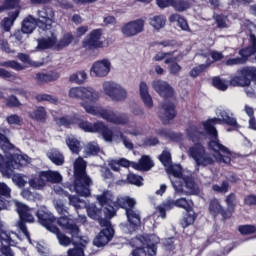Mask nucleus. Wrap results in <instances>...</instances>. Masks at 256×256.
<instances>
[{"mask_svg": "<svg viewBox=\"0 0 256 256\" xmlns=\"http://www.w3.org/2000/svg\"><path fill=\"white\" fill-rule=\"evenodd\" d=\"M19 7V0H5L2 7H0V13L5 9H17Z\"/></svg>", "mask_w": 256, "mask_h": 256, "instance_id": "60", "label": "nucleus"}, {"mask_svg": "<svg viewBox=\"0 0 256 256\" xmlns=\"http://www.w3.org/2000/svg\"><path fill=\"white\" fill-rule=\"evenodd\" d=\"M209 67H211V62H207L205 64H200L199 66L194 67L190 71V76L191 77H199V75H201V73H203V71H205L206 69H209Z\"/></svg>", "mask_w": 256, "mask_h": 256, "instance_id": "53", "label": "nucleus"}, {"mask_svg": "<svg viewBox=\"0 0 256 256\" xmlns=\"http://www.w3.org/2000/svg\"><path fill=\"white\" fill-rule=\"evenodd\" d=\"M103 31L101 29L92 30L89 35L83 40L82 47L86 49H103L104 45L101 41Z\"/></svg>", "mask_w": 256, "mask_h": 256, "instance_id": "14", "label": "nucleus"}, {"mask_svg": "<svg viewBox=\"0 0 256 256\" xmlns=\"http://www.w3.org/2000/svg\"><path fill=\"white\" fill-rule=\"evenodd\" d=\"M176 207L184 209V211H191L193 209V200L187 198H179L174 200Z\"/></svg>", "mask_w": 256, "mask_h": 256, "instance_id": "45", "label": "nucleus"}, {"mask_svg": "<svg viewBox=\"0 0 256 256\" xmlns=\"http://www.w3.org/2000/svg\"><path fill=\"white\" fill-rule=\"evenodd\" d=\"M4 227L5 225L3 224V221L0 218V241L2 247H9V245H15V240H13L11 234L5 231Z\"/></svg>", "mask_w": 256, "mask_h": 256, "instance_id": "31", "label": "nucleus"}, {"mask_svg": "<svg viewBox=\"0 0 256 256\" xmlns=\"http://www.w3.org/2000/svg\"><path fill=\"white\" fill-rule=\"evenodd\" d=\"M78 126L86 133H101L103 139H105L108 143L113 141V130H111L110 127L107 126V124H105L103 121H97L96 123L80 121Z\"/></svg>", "mask_w": 256, "mask_h": 256, "instance_id": "11", "label": "nucleus"}, {"mask_svg": "<svg viewBox=\"0 0 256 256\" xmlns=\"http://www.w3.org/2000/svg\"><path fill=\"white\" fill-rule=\"evenodd\" d=\"M42 177H44L45 183H61V174L55 171H43Z\"/></svg>", "mask_w": 256, "mask_h": 256, "instance_id": "38", "label": "nucleus"}, {"mask_svg": "<svg viewBox=\"0 0 256 256\" xmlns=\"http://www.w3.org/2000/svg\"><path fill=\"white\" fill-rule=\"evenodd\" d=\"M87 213L91 219H94L95 221H99V225H101V221H108L107 219L101 218V214L103 213V211H101V209L97 208V206H95L94 204H91L87 208Z\"/></svg>", "mask_w": 256, "mask_h": 256, "instance_id": "37", "label": "nucleus"}, {"mask_svg": "<svg viewBox=\"0 0 256 256\" xmlns=\"http://www.w3.org/2000/svg\"><path fill=\"white\" fill-rule=\"evenodd\" d=\"M71 43H73V35L65 34L57 44V49H63L64 47H69Z\"/></svg>", "mask_w": 256, "mask_h": 256, "instance_id": "57", "label": "nucleus"}, {"mask_svg": "<svg viewBox=\"0 0 256 256\" xmlns=\"http://www.w3.org/2000/svg\"><path fill=\"white\" fill-rule=\"evenodd\" d=\"M0 49L4 51V53H15V51L11 50V47H9V42L5 40L3 34H0Z\"/></svg>", "mask_w": 256, "mask_h": 256, "instance_id": "62", "label": "nucleus"}, {"mask_svg": "<svg viewBox=\"0 0 256 256\" xmlns=\"http://www.w3.org/2000/svg\"><path fill=\"white\" fill-rule=\"evenodd\" d=\"M27 159V156L12 154L9 152L7 160L5 161L3 156L0 154V173H2L3 177H11L14 169H21V167H25V165L29 163Z\"/></svg>", "mask_w": 256, "mask_h": 256, "instance_id": "7", "label": "nucleus"}, {"mask_svg": "<svg viewBox=\"0 0 256 256\" xmlns=\"http://www.w3.org/2000/svg\"><path fill=\"white\" fill-rule=\"evenodd\" d=\"M57 225L72 236V239H79V227L71 221L67 216L58 218Z\"/></svg>", "mask_w": 256, "mask_h": 256, "instance_id": "21", "label": "nucleus"}, {"mask_svg": "<svg viewBox=\"0 0 256 256\" xmlns=\"http://www.w3.org/2000/svg\"><path fill=\"white\" fill-rule=\"evenodd\" d=\"M19 17V12H12L10 17H6L2 20L1 25L5 31H10L11 27H13V23H15V19Z\"/></svg>", "mask_w": 256, "mask_h": 256, "instance_id": "42", "label": "nucleus"}, {"mask_svg": "<svg viewBox=\"0 0 256 256\" xmlns=\"http://www.w3.org/2000/svg\"><path fill=\"white\" fill-rule=\"evenodd\" d=\"M159 119H161L162 123L167 125L170 121H173L174 117H177V110H175V104L170 101L163 102L158 111Z\"/></svg>", "mask_w": 256, "mask_h": 256, "instance_id": "16", "label": "nucleus"}, {"mask_svg": "<svg viewBox=\"0 0 256 256\" xmlns=\"http://www.w3.org/2000/svg\"><path fill=\"white\" fill-rule=\"evenodd\" d=\"M10 203L15 205L16 211L20 217V220L17 222L16 227L20 229V231L25 235L28 241H31V235L27 230V226L25 225V222L33 223L35 221V217L33 216V209H30L29 207H27V205L17 200H11Z\"/></svg>", "mask_w": 256, "mask_h": 256, "instance_id": "9", "label": "nucleus"}, {"mask_svg": "<svg viewBox=\"0 0 256 256\" xmlns=\"http://www.w3.org/2000/svg\"><path fill=\"white\" fill-rule=\"evenodd\" d=\"M0 67H7L9 69H14L15 71H23V69H25V66L15 60L0 62Z\"/></svg>", "mask_w": 256, "mask_h": 256, "instance_id": "49", "label": "nucleus"}, {"mask_svg": "<svg viewBox=\"0 0 256 256\" xmlns=\"http://www.w3.org/2000/svg\"><path fill=\"white\" fill-rule=\"evenodd\" d=\"M173 207H176L175 200L168 199L156 207L154 215H157V217L165 219V217H167V211H171Z\"/></svg>", "mask_w": 256, "mask_h": 256, "instance_id": "25", "label": "nucleus"}, {"mask_svg": "<svg viewBox=\"0 0 256 256\" xmlns=\"http://www.w3.org/2000/svg\"><path fill=\"white\" fill-rule=\"evenodd\" d=\"M35 99L38 103H43V101H46L47 103H51L52 105H57V103H59V98L53 96V95H49V94H37L35 96Z\"/></svg>", "mask_w": 256, "mask_h": 256, "instance_id": "44", "label": "nucleus"}, {"mask_svg": "<svg viewBox=\"0 0 256 256\" xmlns=\"http://www.w3.org/2000/svg\"><path fill=\"white\" fill-rule=\"evenodd\" d=\"M50 229V233H54V235H56L58 242L60 245H62V247H69V245L73 243V238H69V236L62 233L57 227H52Z\"/></svg>", "mask_w": 256, "mask_h": 256, "instance_id": "32", "label": "nucleus"}, {"mask_svg": "<svg viewBox=\"0 0 256 256\" xmlns=\"http://www.w3.org/2000/svg\"><path fill=\"white\" fill-rule=\"evenodd\" d=\"M169 21L170 23H175V21H177L178 27H180L182 31H187L188 33L191 32L187 20H185L183 17H180L179 14H172L169 18Z\"/></svg>", "mask_w": 256, "mask_h": 256, "instance_id": "39", "label": "nucleus"}, {"mask_svg": "<svg viewBox=\"0 0 256 256\" xmlns=\"http://www.w3.org/2000/svg\"><path fill=\"white\" fill-rule=\"evenodd\" d=\"M29 117L34 121L45 123L47 121V110L43 106H38L32 112H29Z\"/></svg>", "mask_w": 256, "mask_h": 256, "instance_id": "29", "label": "nucleus"}, {"mask_svg": "<svg viewBox=\"0 0 256 256\" xmlns=\"http://www.w3.org/2000/svg\"><path fill=\"white\" fill-rule=\"evenodd\" d=\"M161 163L166 167V172L168 175H172L173 177H181V165L172 164L171 162V152L169 150H164L159 157Z\"/></svg>", "mask_w": 256, "mask_h": 256, "instance_id": "18", "label": "nucleus"}, {"mask_svg": "<svg viewBox=\"0 0 256 256\" xmlns=\"http://www.w3.org/2000/svg\"><path fill=\"white\" fill-rule=\"evenodd\" d=\"M6 123H8V125H16V126H21L23 125V118H21V116L17 115V114H10L8 116H6Z\"/></svg>", "mask_w": 256, "mask_h": 256, "instance_id": "54", "label": "nucleus"}, {"mask_svg": "<svg viewBox=\"0 0 256 256\" xmlns=\"http://www.w3.org/2000/svg\"><path fill=\"white\" fill-rule=\"evenodd\" d=\"M172 7L175 11L182 13L183 11H187V9L191 8V3L185 0H173Z\"/></svg>", "mask_w": 256, "mask_h": 256, "instance_id": "47", "label": "nucleus"}, {"mask_svg": "<svg viewBox=\"0 0 256 256\" xmlns=\"http://www.w3.org/2000/svg\"><path fill=\"white\" fill-rule=\"evenodd\" d=\"M68 96L71 99H83V87H73L69 90Z\"/></svg>", "mask_w": 256, "mask_h": 256, "instance_id": "59", "label": "nucleus"}, {"mask_svg": "<svg viewBox=\"0 0 256 256\" xmlns=\"http://www.w3.org/2000/svg\"><path fill=\"white\" fill-rule=\"evenodd\" d=\"M102 90L106 97H109L114 103H123L127 101L129 92L121 84L114 81H105L102 84Z\"/></svg>", "mask_w": 256, "mask_h": 256, "instance_id": "10", "label": "nucleus"}, {"mask_svg": "<svg viewBox=\"0 0 256 256\" xmlns=\"http://www.w3.org/2000/svg\"><path fill=\"white\" fill-rule=\"evenodd\" d=\"M71 83H76L77 85H83L85 81H87V72L85 71H78L72 74L69 78Z\"/></svg>", "mask_w": 256, "mask_h": 256, "instance_id": "46", "label": "nucleus"}, {"mask_svg": "<svg viewBox=\"0 0 256 256\" xmlns=\"http://www.w3.org/2000/svg\"><path fill=\"white\" fill-rule=\"evenodd\" d=\"M250 43L251 46L239 51V55H241L242 59H245V63L247 62V59L251 57V55H255L256 53V37L254 34H250Z\"/></svg>", "mask_w": 256, "mask_h": 256, "instance_id": "28", "label": "nucleus"}, {"mask_svg": "<svg viewBox=\"0 0 256 256\" xmlns=\"http://www.w3.org/2000/svg\"><path fill=\"white\" fill-rule=\"evenodd\" d=\"M186 134H187L188 139H190V141H197V139H199V137H201V131L195 125L189 126L186 129Z\"/></svg>", "mask_w": 256, "mask_h": 256, "instance_id": "48", "label": "nucleus"}, {"mask_svg": "<svg viewBox=\"0 0 256 256\" xmlns=\"http://www.w3.org/2000/svg\"><path fill=\"white\" fill-rule=\"evenodd\" d=\"M111 72V62L107 59H102L94 62L90 68L91 77H107Z\"/></svg>", "mask_w": 256, "mask_h": 256, "instance_id": "17", "label": "nucleus"}, {"mask_svg": "<svg viewBox=\"0 0 256 256\" xmlns=\"http://www.w3.org/2000/svg\"><path fill=\"white\" fill-rule=\"evenodd\" d=\"M145 30V21L143 19L134 20L124 24L121 33L124 37H135Z\"/></svg>", "mask_w": 256, "mask_h": 256, "instance_id": "15", "label": "nucleus"}, {"mask_svg": "<svg viewBox=\"0 0 256 256\" xmlns=\"http://www.w3.org/2000/svg\"><path fill=\"white\" fill-rule=\"evenodd\" d=\"M87 162L82 157L74 161L75 181L71 190L75 191L80 197H89L91 195V185L93 180L87 175Z\"/></svg>", "mask_w": 256, "mask_h": 256, "instance_id": "4", "label": "nucleus"}, {"mask_svg": "<svg viewBox=\"0 0 256 256\" xmlns=\"http://www.w3.org/2000/svg\"><path fill=\"white\" fill-rule=\"evenodd\" d=\"M127 179L128 182L131 183V185H137L138 187H141V185H143V178L141 176L129 174Z\"/></svg>", "mask_w": 256, "mask_h": 256, "instance_id": "64", "label": "nucleus"}, {"mask_svg": "<svg viewBox=\"0 0 256 256\" xmlns=\"http://www.w3.org/2000/svg\"><path fill=\"white\" fill-rule=\"evenodd\" d=\"M99 151H101V148H99V145L97 144V142H89L84 147L85 157H91V155H98Z\"/></svg>", "mask_w": 256, "mask_h": 256, "instance_id": "43", "label": "nucleus"}, {"mask_svg": "<svg viewBox=\"0 0 256 256\" xmlns=\"http://www.w3.org/2000/svg\"><path fill=\"white\" fill-rule=\"evenodd\" d=\"M218 118L208 119L206 122H203V127L206 133L211 137L212 141L209 142V148L212 151H222V153H229V149L225 147L223 144L219 143V139L217 138V129L215 125H229L230 127H235L239 129V124L237 123V119L233 117V113L227 110H218L217 111Z\"/></svg>", "mask_w": 256, "mask_h": 256, "instance_id": "2", "label": "nucleus"}, {"mask_svg": "<svg viewBox=\"0 0 256 256\" xmlns=\"http://www.w3.org/2000/svg\"><path fill=\"white\" fill-rule=\"evenodd\" d=\"M197 61H205V63H213L223 59V53L212 51L211 53H201L196 55Z\"/></svg>", "mask_w": 256, "mask_h": 256, "instance_id": "27", "label": "nucleus"}, {"mask_svg": "<svg viewBox=\"0 0 256 256\" xmlns=\"http://www.w3.org/2000/svg\"><path fill=\"white\" fill-rule=\"evenodd\" d=\"M166 23H167V19L163 15H156L150 18V25L156 31H161V29L165 27Z\"/></svg>", "mask_w": 256, "mask_h": 256, "instance_id": "36", "label": "nucleus"}, {"mask_svg": "<svg viewBox=\"0 0 256 256\" xmlns=\"http://www.w3.org/2000/svg\"><path fill=\"white\" fill-rule=\"evenodd\" d=\"M89 243V238L85 236H78L77 239H73V249L68 250V256H85V247Z\"/></svg>", "mask_w": 256, "mask_h": 256, "instance_id": "22", "label": "nucleus"}, {"mask_svg": "<svg viewBox=\"0 0 256 256\" xmlns=\"http://www.w3.org/2000/svg\"><path fill=\"white\" fill-rule=\"evenodd\" d=\"M97 201L100 205H108L104 208V215L106 219H111L115 216V207H121L126 211V217L130 223L131 232L137 231L141 227V214L135 210V199L129 196L118 197L113 202V194L111 192H104L97 196Z\"/></svg>", "mask_w": 256, "mask_h": 256, "instance_id": "1", "label": "nucleus"}, {"mask_svg": "<svg viewBox=\"0 0 256 256\" xmlns=\"http://www.w3.org/2000/svg\"><path fill=\"white\" fill-rule=\"evenodd\" d=\"M3 199H11V188L4 182H0V210L5 209Z\"/></svg>", "mask_w": 256, "mask_h": 256, "instance_id": "35", "label": "nucleus"}, {"mask_svg": "<svg viewBox=\"0 0 256 256\" xmlns=\"http://www.w3.org/2000/svg\"><path fill=\"white\" fill-rule=\"evenodd\" d=\"M152 89H154V91L164 99H170L175 95V90H173L171 84H168L165 80L156 79L152 81Z\"/></svg>", "mask_w": 256, "mask_h": 256, "instance_id": "19", "label": "nucleus"}, {"mask_svg": "<svg viewBox=\"0 0 256 256\" xmlns=\"http://www.w3.org/2000/svg\"><path fill=\"white\" fill-rule=\"evenodd\" d=\"M47 157L54 165H63V163H65V157L57 149L50 150L47 153Z\"/></svg>", "mask_w": 256, "mask_h": 256, "instance_id": "34", "label": "nucleus"}, {"mask_svg": "<svg viewBox=\"0 0 256 256\" xmlns=\"http://www.w3.org/2000/svg\"><path fill=\"white\" fill-rule=\"evenodd\" d=\"M222 211L223 207H221L219 200L213 199L210 201L209 212L211 215L215 217L216 215H219V213H222Z\"/></svg>", "mask_w": 256, "mask_h": 256, "instance_id": "51", "label": "nucleus"}, {"mask_svg": "<svg viewBox=\"0 0 256 256\" xmlns=\"http://www.w3.org/2000/svg\"><path fill=\"white\" fill-rule=\"evenodd\" d=\"M139 93L142 100V103H144V106L147 109H153L154 103H153V97L151 94H149V86H147V83L141 82L139 84Z\"/></svg>", "mask_w": 256, "mask_h": 256, "instance_id": "24", "label": "nucleus"}, {"mask_svg": "<svg viewBox=\"0 0 256 256\" xmlns=\"http://www.w3.org/2000/svg\"><path fill=\"white\" fill-rule=\"evenodd\" d=\"M172 187L175 189V195H198L199 187L193 181L191 173L185 175L182 170H180V176L170 178Z\"/></svg>", "mask_w": 256, "mask_h": 256, "instance_id": "6", "label": "nucleus"}, {"mask_svg": "<svg viewBox=\"0 0 256 256\" xmlns=\"http://www.w3.org/2000/svg\"><path fill=\"white\" fill-rule=\"evenodd\" d=\"M154 165L151 157L144 155L139 162L132 163V168L136 169V171H149Z\"/></svg>", "mask_w": 256, "mask_h": 256, "instance_id": "26", "label": "nucleus"}, {"mask_svg": "<svg viewBox=\"0 0 256 256\" xmlns=\"http://www.w3.org/2000/svg\"><path fill=\"white\" fill-rule=\"evenodd\" d=\"M217 155L211 154L207 151V148L201 143H196L188 149V157L193 159L196 167V171H199L200 167H209V165H215L217 161L219 163H231L230 152L214 151Z\"/></svg>", "mask_w": 256, "mask_h": 256, "instance_id": "3", "label": "nucleus"}, {"mask_svg": "<svg viewBox=\"0 0 256 256\" xmlns=\"http://www.w3.org/2000/svg\"><path fill=\"white\" fill-rule=\"evenodd\" d=\"M119 137L124 145V147L126 149H128L129 151H133V142H131V139H129V137H127L123 132H119Z\"/></svg>", "mask_w": 256, "mask_h": 256, "instance_id": "61", "label": "nucleus"}, {"mask_svg": "<svg viewBox=\"0 0 256 256\" xmlns=\"http://www.w3.org/2000/svg\"><path fill=\"white\" fill-rule=\"evenodd\" d=\"M38 18L37 27L40 31H51L55 30L53 23H55V11L51 7H43L37 11Z\"/></svg>", "mask_w": 256, "mask_h": 256, "instance_id": "12", "label": "nucleus"}, {"mask_svg": "<svg viewBox=\"0 0 256 256\" xmlns=\"http://www.w3.org/2000/svg\"><path fill=\"white\" fill-rule=\"evenodd\" d=\"M40 33H43L44 35H47V38H42L38 40V46L37 49H51L55 43H57V34L55 33V30L51 31H41Z\"/></svg>", "mask_w": 256, "mask_h": 256, "instance_id": "23", "label": "nucleus"}, {"mask_svg": "<svg viewBox=\"0 0 256 256\" xmlns=\"http://www.w3.org/2000/svg\"><path fill=\"white\" fill-rule=\"evenodd\" d=\"M0 147L3 151H13L15 146L9 141L5 134L0 133Z\"/></svg>", "mask_w": 256, "mask_h": 256, "instance_id": "50", "label": "nucleus"}, {"mask_svg": "<svg viewBox=\"0 0 256 256\" xmlns=\"http://www.w3.org/2000/svg\"><path fill=\"white\" fill-rule=\"evenodd\" d=\"M69 204L75 207V209H82V207H87L85 201L79 199L77 196H69Z\"/></svg>", "mask_w": 256, "mask_h": 256, "instance_id": "58", "label": "nucleus"}, {"mask_svg": "<svg viewBox=\"0 0 256 256\" xmlns=\"http://www.w3.org/2000/svg\"><path fill=\"white\" fill-rule=\"evenodd\" d=\"M35 27H37V19L33 16H28L22 23V33H33V31H35Z\"/></svg>", "mask_w": 256, "mask_h": 256, "instance_id": "33", "label": "nucleus"}, {"mask_svg": "<svg viewBox=\"0 0 256 256\" xmlns=\"http://www.w3.org/2000/svg\"><path fill=\"white\" fill-rule=\"evenodd\" d=\"M36 217H38L40 225L46 227L50 232L52 227H57L53 225V223H55V216L49 211V209H47V207H41L36 212Z\"/></svg>", "mask_w": 256, "mask_h": 256, "instance_id": "20", "label": "nucleus"}, {"mask_svg": "<svg viewBox=\"0 0 256 256\" xmlns=\"http://www.w3.org/2000/svg\"><path fill=\"white\" fill-rule=\"evenodd\" d=\"M226 204L229 211H235V207H237V196L235 193H231L226 197Z\"/></svg>", "mask_w": 256, "mask_h": 256, "instance_id": "56", "label": "nucleus"}, {"mask_svg": "<svg viewBox=\"0 0 256 256\" xmlns=\"http://www.w3.org/2000/svg\"><path fill=\"white\" fill-rule=\"evenodd\" d=\"M90 101V103H97L99 101V92L93 87H83L82 100Z\"/></svg>", "mask_w": 256, "mask_h": 256, "instance_id": "30", "label": "nucleus"}, {"mask_svg": "<svg viewBox=\"0 0 256 256\" xmlns=\"http://www.w3.org/2000/svg\"><path fill=\"white\" fill-rule=\"evenodd\" d=\"M137 245H146L145 248H136L132 252V256H155L157 255V245L159 237L155 234L140 236L133 239Z\"/></svg>", "mask_w": 256, "mask_h": 256, "instance_id": "8", "label": "nucleus"}, {"mask_svg": "<svg viewBox=\"0 0 256 256\" xmlns=\"http://www.w3.org/2000/svg\"><path fill=\"white\" fill-rule=\"evenodd\" d=\"M80 105L85 109L86 113H89V115L101 117V119H104L107 123H112V125H128L129 123V116H127V114L118 113L111 109L91 105L86 102H81Z\"/></svg>", "mask_w": 256, "mask_h": 256, "instance_id": "5", "label": "nucleus"}, {"mask_svg": "<svg viewBox=\"0 0 256 256\" xmlns=\"http://www.w3.org/2000/svg\"><path fill=\"white\" fill-rule=\"evenodd\" d=\"M45 178L43 176V172L40 173L39 176H35L29 180V186L32 189L41 190L45 187Z\"/></svg>", "mask_w": 256, "mask_h": 256, "instance_id": "41", "label": "nucleus"}, {"mask_svg": "<svg viewBox=\"0 0 256 256\" xmlns=\"http://www.w3.org/2000/svg\"><path fill=\"white\" fill-rule=\"evenodd\" d=\"M238 231L241 235H251V233H255L256 228L253 225H242L238 227Z\"/></svg>", "mask_w": 256, "mask_h": 256, "instance_id": "63", "label": "nucleus"}, {"mask_svg": "<svg viewBox=\"0 0 256 256\" xmlns=\"http://www.w3.org/2000/svg\"><path fill=\"white\" fill-rule=\"evenodd\" d=\"M213 85L216 87V89H219V91H227L229 87V82L227 80H223L219 77L213 78Z\"/></svg>", "mask_w": 256, "mask_h": 256, "instance_id": "55", "label": "nucleus"}, {"mask_svg": "<svg viewBox=\"0 0 256 256\" xmlns=\"http://www.w3.org/2000/svg\"><path fill=\"white\" fill-rule=\"evenodd\" d=\"M35 81L38 85H43L45 83H50V81H54L53 75L45 74V73H37L35 76Z\"/></svg>", "mask_w": 256, "mask_h": 256, "instance_id": "52", "label": "nucleus"}, {"mask_svg": "<svg viewBox=\"0 0 256 256\" xmlns=\"http://www.w3.org/2000/svg\"><path fill=\"white\" fill-rule=\"evenodd\" d=\"M100 225L104 228L95 237L93 243L96 247H105V245H107V243L113 239L115 230L113 229V225H111V221L109 220H100Z\"/></svg>", "mask_w": 256, "mask_h": 256, "instance_id": "13", "label": "nucleus"}, {"mask_svg": "<svg viewBox=\"0 0 256 256\" xmlns=\"http://www.w3.org/2000/svg\"><path fill=\"white\" fill-rule=\"evenodd\" d=\"M66 144L68 145L72 153L79 155V153L81 152V142L77 138H75V136H69L66 139Z\"/></svg>", "mask_w": 256, "mask_h": 256, "instance_id": "40", "label": "nucleus"}]
</instances>
